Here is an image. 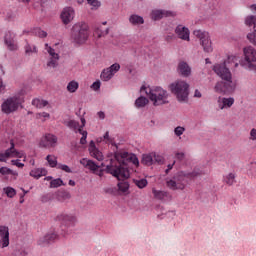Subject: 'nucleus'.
I'll use <instances>...</instances> for the list:
<instances>
[{
  "mask_svg": "<svg viewBox=\"0 0 256 256\" xmlns=\"http://www.w3.org/2000/svg\"><path fill=\"white\" fill-rule=\"evenodd\" d=\"M245 23H246V25H248V27H251L252 25H255L256 17L253 16V15H250V16L246 17Z\"/></svg>",
  "mask_w": 256,
  "mask_h": 256,
  "instance_id": "42",
  "label": "nucleus"
},
{
  "mask_svg": "<svg viewBox=\"0 0 256 256\" xmlns=\"http://www.w3.org/2000/svg\"><path fill=\"white\" fill-rule=\"evenodd\" d=\"M225 183L230 186L233 185L235 183V174L229 173L225 178Z\"/></svg>",
  "mask_w": 256,
  "mask_h": 256,
  "instance_id": "38",
  "label": "nucleus"
},
{
  "mask_svg": "<svg viewBox=\"0 0 256 256\" xmlns=\"http://www.w3.org/2000/svg\"><path fill=\"white\" fill-rule=\"evenodd\" d=\"M35 35L37 37H40V39H45V37H47V32H45L44 30H41L40 28H37L35 30Z\"/></svg>",
  "mask_w": 256,
  "mask_h": 256,
  "instance_id": "46",
  "label": "nucleus"
},
{
  "mask_svg": "<svg viewBox=\"0 0 256 256\" xmlns=\"http://www.w3.org/2000/svg\"><path fill=\"white\" fill-rule=\"evenodd\" d=\"M32 105L37 107V109H43V107H47V105H49V102L47 100H39L36 98L32 101Z\"/></svg>",
  "mask_w": 256,
  "mask_h": 256,
  "instance_id": "27",
  "label": "nucleus"
},
{
  "mask_svg": "<svg viewBox=\"0 0 256 256\" xmlns=\"http://www.w3.org/2000/svg\"><path fill=\"white\" fill-rule=\"evenodd\" d=\"M175 15H177L175 12L169 10H154L151 13V18L153 21H159L164 17H175Z\"/></svg>",
  "mask_w": 256,
  "mask_h": 256,
  "instance_id": "10",
  "label": "nucleus"
},
{
  "mask_svg": "<svg viewBox=\"0 0 256 256\" xmlns=\"http://www.w3.org/2000/svg\"><path fill=\"white\" fill-rule=\"evenodd\" d=\"M80 121H81V125L79 124V127H82V128L85 127L87 123V121L85 120V117L80 118Z\"/></svg>",
  "mask_w": 256,
  "mask_h": 256,
  "instance_id": "61",
  "label": "nucleus"
},
{
  "mask_svg": "<svg viewBox=\"0 0 256 256\" xmlns=\"http://www.w3.org/2000/svg\"><path fill=\"white\" fill-rule=\"evenodd\" d=\"M152 193L155 199H158L159 201H163V199L169 197V193H167L166 191L157 190L155 188L152 189Z\"/></svg>",
  "mask_w": 256,
  "mask_h": 256,
  "instance_id": "21",
  "label": "nucleus"
},
{
  "mask_svg": "<svg viewBox=\"0 0 256 256\" xmlns=\"http://www.w3.org/2000/svg\"><path fill=\"white\" fill-rule=\"evenodd\" d=\"M104 139H107L108 141H111V138L109 137V131H107V132L104 134Z\"/></svg>",
  "mask_w": 256,
  "mask_h": 256,
  "instance_id": "64",
  "label": "nucleus"
},
{
  "mask_svg": "<svg viewBox=\"0 0 256 256\" xmlns=\"http://www.w3.org/2000/svg\"><path fill=\"white\" fill-rule=\"evenodd\" d=\"M55 239H57V234L55 233L46 234L44 237L38 240V245L45 247V245H49L50 243H53Z\"/></svg>",
  "mask_w": 256,
  "mask_h": 256,
  "instance_id": "17",
  "label": "nucleus"
},
{
  "mask_svg": "<svg viewBox=\"0 0 256 256\" xmlns=\"http://www.w3.org/2000/svg\"><path fill=\"white\" fill-rule=\"evenodd\" d=\"M19 105H21L19 97H10L2 103L1 109L6 115H11V113H15L19 109Z\"/></svg>",
  "mask_w": 256,
  "mask_h": 256,
  "instance_id": "8",
  "label": "nucleus"
},
{
  "mask_svg": "<svg viewBox=\"0 0 256 256\" xmlns=\"http://www.w3.org/2000/svg\"><path fill=\"white\" fill-rule=\"evenodd\" d=\"M23 155V152H20L17 149H15V146L13 147V149H11L10 157H18L19 159H21L23 158Z\"/></svg>",
  "mask_w": 256,
  "mask_h": 256,
  "instance_id": "41",
  "label": "nucleus"
},
{
  "mask_svg": "<svg viewBox=\"0 0 256 256\" xmlns=\"http://www.w3.org/2000/svg\"><path fill=\"white\" fill-rule=\"evenodd\" d=\"M250 139H251V141H256V129L255 128H253L250 131Z\"/></svg>",
  "mask_w": 256,
  "mask_h": 256,
  "instance_id": "56",
  "label": "nucleus"
},
{
  "mask_svg": "<svg viewBox=\"0 0 256 256\" xmlns=\"http://www.w3.org/2000/svg\"><path fill=\"white\" fill-rule=\"evenodd\" d=\"M106 193H109V195H117V188L116 187H112V188H107L105 190Z\"/></svg>",
  "mask_w": 256,
  "mask_h": 256,
  "instance_id": "51",
  "label": "nucleus"
},
{
  "mask_svg": "<svg viewBox=\"0 0 256 256\" xmlns=\"http://www.w3.org/2000/svg\"><path fill=\"white\" fill-rule=\"evenodd\" d=\"M100 77H101L102 81H110V79L113 78V73L111 72V70L109 68H106L102 71Z\"/></svg>",
  "mask_w": 256,
  "mask_h": 256,
  "instance_id": "26",
  "label": "nucleus"
},
{
  "mask_svg": "<svg viewBox=\"0 0 256 256\" xmlns=\"http://www.w3.org/2000/svg\"><path fill=\"white\" fill-rule=\"evenodd\" d=\"M92 89H94V91H99V89H101V82L100 81H96L92 84Z\"/></svg>",
  "mask_w": 256,
  "mask_h": 256,
  "instance_id": "52",
  "label": "nucleus"
},
{
  "mask_svg": "<svg viewBox=\"0 0 256 256\" xmlns=\"http://www.w3.org/2000/svg\"><path fill=\"white\" fill-rule=\"evenodd\" d=\"M48 53L51 56V59H59V54L55 53V49L48 47Z\"/></svg>",
  "mask_w": 256,
  "mask_h": 256,
  "instance_id": "48",
  "label": "nucleus"
},
{
  "mask_svg": "<svg viewBox=\"0 0 256 256\" xmlns=\"http://www.w3.org/2000/svg\"><path fill=\"white\" fill-rule=\"evenodd\" d=\"M174 133L176 135V137H181V135H183V133H185V127L183 126H177L174 129Z\"/></svg>",
  "mask_w": 256,
  "mask_h": 256,
  "instance_id": "45",
  "label": "nucleus"
},
{
  "mask_svg": "<svg viewBox=\"0 0 256 256\" xmlns=\"http://www.w3.org/2000/svg\"><path fill=\"white\" fill-rule=\"evenodd\" d=\"M140 91L148 95L150 101H152L155 106L167 105V103H169V100H167L169 99V93L161 87L147 88L142 86Z\"/></svg>",
  "mask_w": 256,
  "mask_h": 256,
  "instance_id": "4",
  "label": "nucleus"
},
{
  "mask_svg": "<svg viewBox=\"0 0 256 256\" xmlns=\"http://www.w3.org/2000/svg\"><path fill=\"white\" fill-rule=\"evenodd\" d=\"M118 191H121L122 193H127L129 191V182L122 181L117 184Z\"/></svg>",
  "mask_w": 256,
  "mask_h": 256,
  "instance_id": "30",
  "label": "nucleus"
},
{
  "mask_svg": "<svg viewBox=\"0 0 256 256\" xmlns=\"http://www.w3.org/2000/svg\"><path fill=\"white\" fill-rule=\"evenodd\" d=\"M178 73L182 77H191V66L185 61H180L178 63Z\"/></svg>",
  "mask_w": 256,
  "mask_h": 256,
  "instance_id": "15",
  "label": "nucleus"
},
{
  "mask_svg": "<svg viewBox=\"0 0 256 256\" xmlns=\"http://www.w3.org/2000/svg\"><path fill=\"white\" fill-rule=\"evenodd\" d=\"M70 39L76 45H83L89 39V25L85 22L74 24L71 29Z\"/></svg>",
  "mask_w": 256,
  "mask_h": 256,
  "instance_id": "5",
  "label": "nucleus"
},
{
  "mask_svg": "<svg viewBox=\"0 0 256 256\" xmlns=\"http://www.w3.org/2000/svg\"><path fill=\"white\" fill-rule=\"evenodd\" d=\"M170 91L179 103H189V84L183 80L170 84Z\"/></svg>",
  "mask_w": 256,
  "mask_h": 256,
  "instance_id": "6",
  "label": "nucleus"
},
{
  "mask_svg": "<svg viewBox=\"0 0 256 256\" xmlns=\"http://www.w3.org/2000/svg\"><path fill=\"white\" fill-rule=\"evenodd\" d=\"M89 153L91 157H94V159H97V161H103V153H101L99 149L94 148L92 150H89Z\"/></svg>",
  "mask_w": 256,
  "mask_h": 256,
  "instance_id": "28",
  "label": "nucleus"
},
{
  "mask_svg": "<svg viewBox=\"0 0 256 256\" xmlns=\"http://www.w3.org/2000/svg\"><path fill=\"white\" fill-rule=\"evenodd\" d=\"M129 21L132 25H143V23H145V20L143 19V17L137 14H132L129 17Z\"/></svg>",
  "mask_w": 256,
  "mask_h": 256,
  "instance_id": "22",
  "label": "nucleus"
},
{
  "mask_svg": "<svg viewBox=\"0 0 256 256\" xmlns=\"http://www.w3.org/2000/svg\"><path fill=\"white\" fill-rule=\"evenodd\" d=\"M153 159H154V163H158V165H163V163H165V158H163V156L153 152Z\"/></svg>",
  "mask_w": 256,
  "mask_h": 256,
  "instance_id": "36",
  "label": "nucleus"
},
{
  "mask_svg": "<svg viewBox=\"0 0 256 256\" xmlns=\"http://www.w3.org/2000/svg\"><path fill=\"white\" fill-rule=\"evenodd\" d=\"M194 97H197L198 99H201L202 94H201V92L198 89L195 90Z\"/></svg>",
  "mask_w": 256,
  "mask_h": 256,
  "instance_id": "60",
  "label": "nucleus"
},
{
  "mask_svg": "<svg viewBox=\"0 0 256 256\" xmlns=\"http://www.w3.org/2000/svg\"><path fill=\"white\" fill-rule=\"evenodd\" d=\"M93 149H97V146H95V141L91 140L89 144V151H92Z\"/></svg>",
  "mask_w": 256,
  "mask_h": 256,
  "instance_id": "58",
  "label": "nucleus"
},
{
  "mask_svg": "<svg viewBox=\"0 0 256 256\" xmlns=\"http://www.w3.org/2000/svg\"><path fill=\"white\" fill-rule=\"evenodd\" d=\"M10 148H8L5 153L0 154V161L3 162L5 161V159L11 157V149H13L15 147V143L13 142V140L10 141Z\"/></svg>",
  "mask_w": 256,
  "mask_h": 256,
  "instance_id": "24",
  "label": "nucleus"
},
{
  "mask_svg": "<svg viewBox=\"0 0 256 256\" xmlns=\"http://www.w3.org/2000/svg\"><path fill=\"white\" fill-rule=\"evenodd\" d=\"M25 55L30 56L32 53H37V46H31L28 42L26 43L25 47Z\"/></svg>",
  "mask_w": 256,
  "mask_h": 256,
  "instance_id": "31",
  "label": "nucleus"
},
{
  "mask_svg": "<svg viewBox=\"0 0 256 256\" xmlns=\"http://www.w3.org/2000/svg\"><path fill=\"white\" fill-rule=\"evenodd\" d=\"M176 159H178V161H183V159H185V153L177 152L176 153Z\"/></svg>",
  "mask_w": 256,
  "mask_h": 256,
  "instance_id": "54",
  "label": "nucleus"
},
{
  "mask_svg": "<svg viewBox=\"0 0 256 256\" xmlns=\"http://www.w3.org/2000/svg\"><path fill=\"white\" fill-rule=\"evenodd\" d=\"M98 117H99V119H105V112L99 111L98 112Z\"/></svg>",
  "mask_w": 256,
  "mask_h": 256,
  "instance_id": "63",
  "label": "nucleus"
},
{
  "mask_svg": "<svg viewBox=\"0 0 256 256\" xmlns=\"http://www.w3.org/2000/svg\"><path fill=\"white\" fill-rule=\"evenodd\" d=\"M0 173H1V175H10V173H13V170H11L7 167H1Z\"/></svg>",
  "mask_w": 256,
  "mask_h": 256,
  "instance_id": "49",
  "label": "nucleus"
},
{
  "mask_svg": "<svg viewBox=\"0 0 256 256\" xmlns=\"http://www.w3.org/2000/svg\"><path fill=\"white\" fill-rule=\"evenodd\" d=\"M64 125L68 127V129H71L74 131V133H77V129H79V121L77 120H65Z\"/></svg>",
  "mask_w": 256,
  "mask_h": 256,
  "instance_id": "20",
  "label": "nucleus"
},
{
  "mask_svg": "<svg viewBox=\"0 0 256 256\" xmlns=\"http://www.w3.org/2000/svg\"><path fill=\"white\" fill-rule=\"evenodd\" d=\"M88 5L92 7V9H99L101 7V2L99 0H86Z\"/></svg>",
  "mask_w": 256,
  "mask_h": 256,
  "instance_id": "39",
  "label": "nucleus"
},
{
  "mask_svg": "<svg viewBox=\"0 0 256 256\" xmlns=\"http://www.w3.org/2000/svg\"><path fill=\"white\" fill-rule=\"evenodd\" d=\"M58 169L65 171V173H73V170H71V168L66 164H59Z\"/></svg>",
  "mask_w": 256,
  "mask_h": 256,
  "instance_id": "47",
  "label": "nucleus"
},
{
  "mask_svg": "<svg viewBox=\"0 0 256 256\" xmlns=\"http://www.w3.org/2000/svg\"><path fill=\"white\" fill-rule=\"evenodd\" d=\"M108 69L110 70L112 75H115V73H117V71L121 69V65H119V63H114L110 67H108Z\"/></svg>",
  "mask_w": 256,
  "mask_h": 256,
  "instance_id": "44",
  "label": "nucleus"
},
{
  "mask_svg": "<svg viewBox=\"0 0 256 256\" xmlns=\"http://www.w3.org/2000/svg\"><path fill=\"white\" fill-rule=\"evenodd\" d=\"M233 103H235V98L233 97H229V98H218V105H219V109L223 110V109H229L231 107H233Z\"/></svg>",
  "mask_w": 256,
  "mask_h": 256,
  "instance_id": "16",
  "label": "nucleus"
},
{
  "mask_svg": "<svg viewBox=\"0 0 256 256\" xmlns=\"http://www.w3.org/2000/svg\"><path fill=\"white\" fill-rule=\"evenodd\" d=\"M62 185H65V183H63V180L61 178L51 180L50 182L51 189H57V187H61Z\"/></svg>",
  "mask_w": 256,
  "mask_h": 256,
  "instance_id": "32",
  "label": "nucleus"
},
{
  "mask_svg": "<svg viewBox=\"0 0 256 256\" xmlns=\"http://www.w3.org/2000/svg\"><path fill=\"white\" fill-rule=\"evenodd\" d=\"M46 161L49 163L50 167H56L57 166V157L48 155L46 156Z\"/></svg>",
  "mask_w": 256,
  "mask_h": 256,
  "instance_id": "37",
  "label": "nucleus"
},
{
  "mask_svg": "<svg viewBox=\"0 0 256 256\" xmlns=\"http://www.w3.org/2000/svg\"><path fill=\"white\" fill-rule=\"evenodd\" d=\"M4 193L10 199H13V197L17 195V191L13 187H6V188H4Z\"/></svg>",
  "mask_w": 256,
  "mask_h": 256,
  "instance_id": "34",
  "label": "nucleus"
},
{
  "mask_svg": "<svg viewBox=\"0 0 256 256\" xmlns=\"http://www.w3.org/2000/svg\"><path fill=\"white\" fill-rule=\"evenodd\" d=\"M247 39L252 43V45H255L256 47V31L248 33L247 34Z\"/></svg>",
  "mask_w": 256,
  "mask_h": 256,
  "instance_id": "43",
  "label": "nucleus"
},
{
  "mask_svg": "<svg viewBox=\"0 0 256 256\" xmlns=\"http://www.w3.org/2000/svg\"><path fill=\"white\" fill-rule=\"evenodd\" d=\"M135 185L139 188V189H145V187H147V179L142 178L139 180H134Z\"/></svg>",
  "mask_w": 256,
  "mask_h": 256,
  "instance_id": "35",
  "label": "nucleus"
},
{
  "mask_svg": "<svg viewBox=\"0 0 256 256\" xmlns=\"http://www.w3.org/2000/svg\"><path fill=\"white\" fill-rule=\"evenodd\" d=\"M4 43L8 47L9 51H17V44H15V35L10 31L5 34Z\"/></svg>",
  "mask_w": 256,
  "mask_h": 256,
  "instance_id": "13",
  "label": "nucleus"
},
{
  "mask_svg": "<svg viewBox=\"0 0 256 256\" xmlns=\"http://www.w3.org/2000/svg\"><path fill=\"white\" fill-rule=\"evenodd\" d=\"M148 103H149V99H147L146 97L140 96L139 98L136 99L135 106L138 109H141L142 107H145V105H147Z\"/></svg>",
  "mask_w": 256,
  "mask_h": 256,
  "instance_id": "25",
  "label": "nucleus"
},
{
  "mask_svg": "<svg viewBox=\"0 0 256 256\" xmlns=\"http://www.w3.org/2000/svg\"><path fill=\"white\" fill-rule=\"evenodd\" d=\"M194 35L200 39V44L202 45L205 53H213V45L211 42V36L209 32L203 30H194Z\"/></svg>",
  "mask_w": 256,
  "mask_h": 256,
  "instance_id": "7",
  "label": "nucleus"
},
{
  "mask_svg": "<svg viewBox=\"0 0 256 256\" xmlns=\"http://www.w3.org/2000/svg\"><path fill=\"white\" fill-rule=\"evenodd\" d=\"M212 69L214 73L222 79L214 86L215 93H219L220 95H233L235 89H237V82L233 81V74H231V70L227 68L225 62L215 64Z\"/></svg>",
  "mask_w": 256,
  "mask_h": 256,
  "instance_id": "2",
  "label": "nucleus"
},
{
  "mask_svg": "<svg viewBox=\"0 0 256 256\" xmlns=\"http://www.w3.org/2000/svg\"><path fill=\"white\" fill-rule=\"evenodd\" d=\"M57 219L58 221H62V223H73V221H75V216L60 214L57 216Z\"/></svg>",
  "mask_w": 256,
  "mask_h": 256,
  "instance_id": "23",
  "label": "nucleus"
},
{
  "mask_svg": "<svg viewBox=\"0 0 256 256\" xmlns=\"http://www.w3.org/2000/svg\"><path fill=\"white\" fill-rule=\"evenodd\" d=\"M77 133H80V135H83V133H87V131L83 130L81 126L77 128Z\"/></svg>",
  "mask_w": 256,
  "mask_h": 256,
  "instance_id": "62",
  "label": "nucleus"
},
{
  "mask_svg": "<svg viewBox=\"0 0 256 256\" xmlns=\"http://www.w3.org/2000/svg\"><path fill=\"white\" fill-rule=\"evenodd\" d=\"M58 199H59V201H65L67 199H71V193H69L65 190L59 191L58 192Z\"/></svg>",
  "mask_w": 256,
  "mask_h": 256,
  "instance_id": "33",
  "label": "nucleus"
},
{
  "mask_svg": "<svg viewBox=\"0 0 256 256\" xmlns=\"http://www.w3.org/2000/svg\"><path fill=\"white\" fill-rule=\"evenodd\" d=\"M55 145H57V136L52 134H46L40 141V147H44L45 149L55 147Z\"/></svg>",
  "mask_w": 256,
  "mask_h": 256,
  "instance_id": "11",
  "label": "nucleus"
},
{
  "mask_svg": "<svg viewBox=\"0 0 256 256\" xmlns=\"http://www.w3.org/2000/svg\"><path fill=\"white\" fill-rule=\"evenodd\" d=\"M87 135H88L87 132H83V135L80 139V145H86L87 144Z\"/></svg>",
  "mask_w": 256,
  "mask_h": 256,
  "instance_id": "50",
  "label": "nucleus"
},
{
  "mask_svg": "<svg viewBox=\"0 0 256 256\" xmlns=\"http://www.w3.org/2000/svg\"><path fill=\"white\" fill-rule=\"evenodd\" d=\"M12 165H16V167L23 168L25 167V164L19 162V160H12Z\"/></svg>",
  "mask_w": 256,
  "mask_h": 256,
  "instance_id": "55",
  "label": "nucleus"
},
{
  "mask_svg": "<svg viewBox=\"0 0 256 256\" xmlns=\"http://www.w3.org/2000/svg\"><path fill=\"white\" fill-rule=\"evenodd\" d=\"M199 172L185 173L180 171L176 173L172 178H166V186L171 191H183L185 189V179H195L199 177Z\"/></svg>",
  "mask_w": 256,
  "mask_h": 256,
  "instance_id": "3",
  "label": "nucleus"
},
{
  "mask_svg": "<svg viewBox=\"0 0 256 256\" xmlns=\"http://www.w3.org/2000/svg\"><path fill=\"white\" fill-rule=\"evenodd\" d=\"M61 19L64 25H69L75 19V10L71 7H66L61 13Z\"/></svg>",
  "mask_w": 256,
  "mask_h": 256,
  "instance_id": "9",
  "label": "nucleus"
},
{
  "mask_svg": "<svg viewBox=\"0 0 256 256\" xmlns=\"http://www.w3.org/2000/svg\"><path fill=\"white\" fill-rule=\"evenodd\" d=\"M114 157L119 165L108 164L105 169H101V166L87 158L81 159L80 164L95 173V175H99V177H103V171H105V173H108L112 177H116L118 181L129 179L131 175L127 165L129 162L133 163V165H139V158L135 154H129V152H115Z\"/></svg>",
  "mask_w": 256,
  "mask_h": 256,
  "instance_id": "1",
  "label": "nucleus"
},
{
  "mask_svg": "<svg viewBox=\"0 0 256 256\" xmlns=\"http://www.w3.org/2000/svg\"><path fill=\"white\" fill-rule=\"evenodd\" d=\"M104 35H109V28H107L104 32H98V37H104Z\"/></svg>",
  "mask_w": 256,
  "mask_h": 256,
  "instance_id": "59",
  "label": "nucleus"
},
{
  "mask_svg": "<svg viewBox=\"0 0 256 256\" xmlns=\"http://www.w3.org/2000/svg\"><path fill=\"white\" fill-rule=\"evenodd\" d=\"M78 89L79 83L75 80L70 81L67 85V91H69V93H75Z\"/></svg>",
  "mask_w": 256,
  "mask_h": 256,
  "instance_id": "29",
  "label": "nucleus"
},
{
  "mask_svg": "<svg viewBox=\"0 0 256 256\" xmlns=\"http://www.w3.org/2000/svg\"><path fill=\"white\" fill-rule=\"evenodd\" d=\"M47 175V169L45 168H36L30 171V177L34 179H40V177H45Z\"/></svg>",
  "mask_w": 256,
  "mask_h": 256,
  "instance_id": "18",
  "label": "nucleus"
},
{
  "mask_svg": "<svg viewBox=\"0 0 256 256\" xmlns=\"http://www.w3.org/2000/svg\"><path fill=\"white\" fill-rule=\"evenodd\" d=\"M247 67L251 71H256V64H254V62H250V64H247Z\"/></svg>",
  "mask_w": 256,
  "mask_h": 256,
  "instance_id": "57",
  "label": "nucleus"
},
{
  "mask_svg": "<svg viewBox=\"0 0 256 256\" xmlns=\"http://www.w3.org/2000/svg\"><path fill=\"white\" fill-rule=\"evenodd\" d=\"M0 247H9V227L0 226Z\"/></svg>",
  "mask_w": 256,
  "mask_h": 256,
  "instance_id": "12",
  "label": "nucleus"
},
{
  "mask_svg": "<svg viewBox=\"0 0 256 256\" xmlns=\"http://www.w3.org/2000/svg\"><path fill=\"white\" fill-rule=\"evenodd\" d=\"M141 163H142V165H146L147 167H151V165H153V163H154L153 153L143 154Z\"/></svg>",
  "mask_w": 256,
  "mask_h": 256,
  "instance_id": "19",
  "label": "nucleus"
},
{
  "mask_svg": "<svg viewBox=\"0 0 256 256\" xmlns=\"http://www.w3.org/2000/svg\"><path fill=\"white\" fill-rule=\"evenodd\" d=\"M36 117H37V119H41V117L49 119V117H51V115L47 112H42V113L36 114Z\"/></svg>",
  "mask_w": 256,
  "mask_h": 256,
  "instance_id": "53",
  "label": "nucleus"
},
{
  "mask_svg": "<svg viewBox=\"0 0 256 256\" xmlns=\"http://www.w3.org/2000/svg\"><path fill=\"white\" fill-rule=\"evenodd\" d=\"M59 66V59L57 58H50V61L47 62V67H52L55 69V67Z\"/></svg>",
  "mask_w": 256,
  "mask_h": 256,
  "instance_id": "40",
  "label": "nucleus"
},
{
  "mask_svg": "<svg viewBox=\"0 0 256 256\" xmlns=\"http://www.w3.org/2000/svg\"><path fill=\"white\" fill-rule=\"evenodd\" d=\"M175 33L179 39H182V41H189V28L183 25H178L175 29Z\"/></svg>",
  "mask_w": 256,
  "mask_h": 256,
  "instance_id": "14",
  "label": "nucleus"
}]
</instances>
